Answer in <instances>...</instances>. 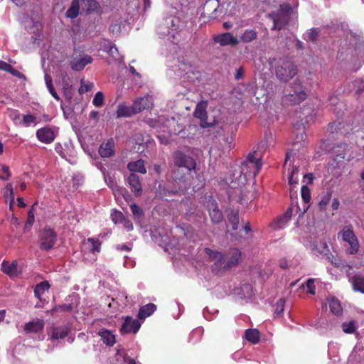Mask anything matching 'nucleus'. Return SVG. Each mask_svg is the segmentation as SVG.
Instances as JSON below:
<instances>
[{
    "label": "nucleus",
    "instance_id": "obj_38",
    "mask_svg": "<svg viewBox=\"0 0 364 364\" xmlns=\"http://www.w3.org/2000/svg\"><path fill=\"white\" fill-rule=\"evenodd\" d=\"M45 81H46V87L49 91V92L50 93V95L53 97V98H55L56 100H60V97L58 96V95L57 94V92H55V89H54V87L53 85V82H52V78L50 76H49L48 75H45Z\"/></svg>",
    "mask_w": 364,
    "mask_h": 364
},
{
    "label": "nucleus",
    "instance_id": "obj_14",
    "mask_svg": "<svg viewBox=\"0 0 364 364\" xmlns=\"http://www.w3.org/2000/svg\"><path fill=\"white\" fill-rule=\"evenodd\" d=\"M241 255L242 253L237 248L230 249L225 256L227 260L225 263L226 267L231 269L237 266L241 260Z\"/></svg>",
    "mask_w": 364,
    "mask_h": 364
},
{
    "label": "nucleus",
    "instance_id": "obj_55",
    "mask_svg": "<svg viewBox=\"0 0 364 364\" xmlns=\"http://www.w3.org/2000/svg\"><path fill=\"white\" fill-rule=\"evenodd\" d=\"M307 288V292L314 295L316 294V287L313 279H309L306 284Z\"/></svg>",
    "mask_w": 364,
    "mask_h": 364
},
{
    "label": "nucleus",
    "instance_id": "obj_62",
    "mask_svg": "<svg viewBox=\"0 0 364 364\" xmlns=\"http://www.w3.org/2000/svg\"><path fill=\"white\" fill-rule=\"evenodd\" d=\"M91 89V85H81L80 87L78 90V92L80 95L88 92Z\"/></svg>",
    "mask_w": 364,
    "mask_h": 364
},
{
    "label": "nucleus",
    "instance_id": "obj_13",
    "mask_svg": "<svg viewBox=\"0 0 364 364\" xmlns=\"http://www.w3.org/2000/svg\"><path fill=\"white\" fill-rule=\"evenodd\" d=\"M127 181L134 196L136 197L141 196L142 193V186L139 176L136 173H131L127 177Z\"/></svg>",
    "mask_w": 364,
    "mask_h": 364
},
{
    "label": "nucleus",
    "instance_id": "obj_25",
    "mask_svg": "<svg viewBox=\"0 0 364 364\" xmlns=\"http://www.w3.org/2000/svg\"><path fill=\"white\" fill-rule=\"evenodd\" d=\"M156 310V306L152 303L142 306L139 310L138 318L140 319H144L146 317L150 316Z\"/></svg>",
    "mask_w": 364,
    "mask_h": 364
},
{
    "label": "nucleus",
    "instance_id": "obj_47",
    "mask_svg": "<svg viewBox=\"0 0 364 364\" xmlns=\"http://www.w3.org/2000/svg\"><path fill=\"white\" fill-rule=\"evenodd\" d=\"M204 252L209 256L210 259L213 261L216 260L221 255H223L222 252L218 251H214L208 247H205Z\"/></svg>",
    "mask_w": 364,
    "mask_h": 364
},
{
    "label": "nucleus",
    "instance_id": "obj_58",
    "mask_svg": "<svg viewBox=\"0 0 364 364\" xmlns=\"http://www.w3.org/2000/svg\"><path fill=\"white\" fill-rule=\"evenodd\" d=\"M121 223L123 225L124 228H126L128 231H131L133 230V224L129 219H127L124 217L123 219L122 220Z\"/></svg>",
    "mask_w": 364,
    "mask_h": 364
},
{
    "label": "nucleus",
    "instance_id": "obj_26",
    "mask_svg": "<svg viewBox=\"0 0 364 364\" xmlns=\"http://www.w3.org/2000/svg\"><path fill=\"white\" fill-rule=\"evenodd\" d=\"M245 338L252 344H257L260 341V333L256 328H249L245 331Z\"/></svg>",
    "mask_w": 364,
    "mask_h": 364
},
{
    "label": "nucleus",
    "instance_id": "obj_18",
    "mask_svg": "<svg viewBox=\"0 0 364 364\" xmlns=\"http://www.w3.org/2000/svg\"><path fill=\"white\" fill-rule=\"evenodd\" d=\"M92 58L91 56L86 55L80 58H75L70 63L71 68L75 71H81L84 68L92 63Z\"/></svg>",
    "mask_w": 364,
    "mask_h": 364
},
{
    "label": "nucleus",
    "instance_id": "obj_2",
    "mask_svg": "<svg viewBox=\"0 0 364 364\" xmlns=\"http://www.w3.org/2000/svg\"><path fill=\"white\" fill-rule=\"evenodd\" d=\"M291 90L282 97L284 105H296L307 98V93L299 80H296L291 85Z\"/></svg>",
    "mask_w": 364,
    "mask_h": 364
},
{
    "label": "nucleus",
    "instance_id": "obj_22",
    "mask_svg": "<svg viewBox=\"0 0 364 364\" xmlns=\"http://www.w3.org/2000/svg\"><path fill=\"white\" fill-rule=\"evenodd\" d=\"M127 168L132 172H136L145 174L146 173V168L144 166V161L142 159H139L136 161H131L127 164Z\"/></svg>",
    "mask_w": 364,
    "mask_h": 364
},
{
    "label": "nucleus",
    "instance_id": "obj_46",
    "mask_svg": "<svg viewBox=\"0 0 364 364\" xmlns=\"http://www.w3.org/2000/svg\"><path fill=\"white\" fill-rule=\"evenodd\" d=\"M36 117L33 114H26L23 116L22 124L25 127H29L32 123H35Z\"/></svg>",
    "mask_w": 364,
    "mask_h": 364
},
{
    "label": "nucleus",
    "instance_id": "obj_59",
    "mask_svg": "<svg viewBox=\"0 0 364 364\" xmlns=\"http://www.w3.org/2000/svg\"><path fill=\"white\" fill-rule=\"evenodd\" d=\"M11 66L12 65L9 63L3 60H0V70L9 72V70L11 68Z\"/></svg>",
    "mask_w": 364,
    "mask_h": 364
},
{
    "label": "nucleus",
    "instance_id": "obj_52",
    "mask_svg": "<svg viewBox=\"0 0 364 364\" xmlns=\"http://www.w3.org/2000/svg\"><path fill=\"white\" fill-rule=\"evenodd\" d=\"M88 242L92 243V252H99L100 251V247H101V242L97 239L95 238H88L87 239Z\"/></svg>",
    "mask_w": 364,
    "mask_h": 364
},
{
    "label": "nucleus",
    "instance_id": "obj_1",
    "mask_svg": "<svg viewBox=\"0 0 364 364\" xmlns=\"http://www.w3.org/2000/svg\"><path fill=\"white\" fill-rule=\"evenodd\" d=\"M291 7L288 4H281L279 7L268 14L273 21L272 30L280 31L285 28L291 18Z\"/></svg>",
    "mask_w": 364,
    "mask_h": 364
},
{
    "label": "nucleus",
    "instance_id": "obj_40",
    "mask_svg": "<svg viewBox=\"0 0 364 364\" xmlns=\"http://www.w3.org/2000/svg\"><path fill=\"white\" fill-rule=\"evenodd\" d=\"M285 299L280 298L275 304L274 314L280 317L282 316L284 310Z\"/></svg>",
    "mask_w": 364,
    "mask_h": 364
},
{
    "label": "nucleus",
    "instance_id": "obj_28",
    "mask_svg": "<svg viewBox=\"0 0 364 364\" xmlns=\"http://www.w3.org/2000/svg\"><path fill=\"white\" fill-rule=\"evenodd\" d=\"M102 50L107 52L108 55L114 60H118L120 59V54L119 53L118 48L112 43L109 42L107 44H105L103 46Z\"/></svg>",
    "mask_w": 364,
    "mask_h": 364
},
{
    "label": "nucleus",
    "instance_id": "obj_11",
    "mask_svg": "<svg viewBox=\"0 0 364 364\" xmlns=\"http://www.w3.org/2000/svg\"><path fill=\"white\" fill-rule=\"evenodd\" d=\"M326 259L335 267L341 268L342 271H345L347 274H349L350 270L353 268L351 265L346 264V262L337 255H334L331 252L326 254Z\"/></svg>",
    "mask_w": 364,
    "mask_h": 364
},
{
    "label": "nucleus",
    "instance_id": "obj_21",
    "mask_svg": "<svg viewBox=\"0 0 364 364\" xmlns=\"http://www.w3.org/2000/svg\"><path fill=\"white\" fill-rule=\"evenodd\" d=\"M348 281L351 284L354 291L364 294V277L360 274H355L349 277Z\"/></svg>",
    "mask_w": 364,
    "mask_h": 364
},
{
    "label": "nucleus",
    "instance_id": "obj_45",
    "mask_svg": "<svg viewBox=\"0 0 364 364\" xmlns=\"http://www.w3.org/2000/svg\"><path fill=\"white\" fill-rule=\"evenodd\" d=\"M318 33H319V32H318V28H311L306 33V39L307 41H309L311 42H316L318 38Z\"/></svg>",
    "mask_w": 364,
    "mask_h": 364
},
{
    "label": "nucleus",
    "instance_id": "obj_27",
    "mask_svg": "<svg viewBox=\"0 0 364 364\" xmlns=\"http://www.w3.org/2000/svg\"><path fill=\"white\" fill-rule=\"evenodd\" d=\"M301 195L302 200H303L304 203H305V205L304 206L303 212L299 214V217H300L301 215H304V213L306 212V210H308V208L309 207V205L307 204L311 200V192H310V189L309 188V187L307 186H306V185L302 186L301 189Z\"/></svg>",
    "mask_w": 364,
    "mask_h": 364
},
{
    "label": "nucleus",
    "instance_id": "obj_44",
    "mask_svg": "<svg viewBox=\"0 0 364 364\" xmlns=\"http://www.w3.org/2000/svg\"><path fill=\"white\" fill-rule=\"evenodd\" d=\"M105 96L102 92H97L92 100V103L96 107H102L104 104Z\"/></svg>",
    "mask_w": 364,
    "mask_h": 364
},
{
    "label": "nucleus",
    "instance_id": "obj_23",
    "mask_svg": "<svg viewBox=\"0 0 364 364\" xmlns=\"http://www.w3.org/2000/svg\"><path fill=\"white\" fill-rule=\"evenodd\" d=\"M134 109L133 105L132 106H127L124 104H119L117 108V117H129L133 114H136Z\"/></svg>",
    "mask_w": 364,
    "mask_h": 364
},
{
    "label": "nucleus",
    "instance_id": "obj_36",
    "mask_svg": "<svg viewBox=\"0 0 364 364\" xmlns=\"http://www.w3.org/2000/svg\"><path fill=\"white\" fill-rule=\"evenodd\" d=\"M228 220L229 223L232 225V230H236L238 229L239 225V213L237 211L231 210L228 213Z\"/></svg>",
    "mask_w": 364,
    "mask_h": 364
},
{
    "label": "nucleus",
    "instance_id": "obj_53",
    "mask_svg": "<svg viewBox=\"0 0 364 364\" xmlns=\"http://www.w3.org/2000/svg\"><path fill=\"white\" fill-rule=\"evenodd\" d=\"M317 251L320 255H323L325 257L326 253L331 252L326 242H321L320 246L317 248Z\"/></svg>",
    "mask_w": 364,
    "mask_h": 364
},
{
    "label": "nucleus",
    "instance_id": "obj_41",
    "mask_svg": "<svg viewBox=\"0 0 364 364\" xmlns=\"http://www.w3.org/2000/svg\"><path fill=\"white\" fill-rule=\"evenodd\" d=\"M342 329L346 333H353L356 330L355 322L350 321L349 322L343 323Z\"/></svg>",
    "mask_w": 364,
    "mask_h": 364
},
{
    "label": "nucleus",
    "instance_id": "obj_56",
    "mask_svg": "<svg viewBox=\"0 0 364 364\" xmlns=\"http://www.w3.org/2000/svg\"><path fill=\"white\" fill-rule=\"evenodd\" d=\"M175 192L173 191H168L164 187H163L161 185H159V190H158V194L162 198L167 196H171L174 194Z\"/></svg>",
    "mask_w": 364,
    "mask_h": 364
},
{
    "label": "nucleus",
    "instance_id": "obj_42",
    "mask_svg": "<svg viewBox=\"0 0 364 364\" xmlns=\"http://www.w3.org/2000/svg\"><path fill=\"white\" fill-rule=\"evenodd\" d=\"M73 309V306L71 304H63L54 306L51 311L52 312L55 311H66L71 312Z\"/></svg>",
    "mask_w": 364,
    "mask_h": 364
},
{
    "label": "nucleus",
    "instance_id": "obj_49",
    "mask_svg": "<svg viewBox=\"0 0 364 364\" xmlns=\"http://www.w3.org/2000/svg\"><path fill=\"white\" fill-rule=\"evenodd\" d=\"M1 168L3 174L0 175V180L8 181L11 177V172L9 166L6 165H1Z\"/></svg>",
    "mask_w": 364,
    "mask_h": 364
},
{
    "label": "nucleus",
    "instance_id": "obj_24",
    "mask_svg": "<svg viewBox=\"0 0 364 364\" xmlns=\"http://www.w3.org/2000/svg\"><path fill=\"white\" fill-rule=\"evenodd\" d=\"M212 209L209 208V215L213 223H218L222 221L223 218V213L218 209L215 200L211 202Z\"/></svg>",
    "mask_w": 364,
    "mask_h": 364
},
{
    "label": "nucleus",
    "instance_id": "obj_43",
    "mask_svg": "<svg viewBox=\"0 0 364 364\" xmlns=\"http://www.w3.org/2000/svg\"><path fill=\"white\" fill-rule=\"evenodd\" d=\"M331 198V193H327L326 195L322 196L321 200L318 203V207L320 210H325L327 205L329 203Z\"/></svg>",
    "mask_w": 364,
    "mask_h": 364
},
{
    "label": "nucleus",
    "instance_id": "obj_20",
    "mask_svg": "<svg viewBox=\"0 0 364 364\" xmlns=\"http://www.w3.org/2000/svg\"><path fill=\"white\" fill-rule=\"evenodd\" d=\"M99 154L103 158H107L114 154V143L112 139L102 143L99 148Z\"/></svg>",
    "mask_w": 364,
    "mask_h": 364
},
{
    "label": "nucleus",
    "instance_id": "obj_16",
    "mask_svg": "<svg viewBox=\"0 0 364 364\" xmlns=\"http://www.w3.org/2000/svg\"><path fill=\"white\" fill-rule=\"evenodd\" d=\"M252 165L250 164H247V166H245V161H242L241 163V166H240V172H241V183H245V182L247 181V176L250 175V174H253L255 176H257L259 172L260 171V169L262 167H259L258 166V167H257V168H252Z\"/></svg>",
    "mask_w": 364,
    "mask_h": 364
},
{
    "label": "nucleus",
    "instance_id": "obj_37",
    "mask_svg": "<svg viewBox=\"0 0 364 364\" xmlns=\"http://www.w3.org/2000/svg\"><path fill=\"white\" fill-rule=\"evenodd\" d=\"M227 260L225 256L223 254L221 255L215 261L214 264L212 267L213 272H218L222 269H229L230 268L226 267L225 263Z\"/></svg>",
    "mask_w": 364,
    "mask_h": 364
},
{
    "label": "nucleus",
    "instance_id": "obj_60",
    "mask_svg": "<svg viewBox=\"0 0 364 364\" xmlns=\"http://www.w3.org/2000/svg\"><path fill=\"white\" fill-rule=\"evenodd\" d=\"M8 73H11L13 76L17 77L18 78H21V77H24V75L21 72L18 71L17 70L14 68L12 66Z\"/></svg>",
    "mask_w": 364,
    "mask_h": 364
},
{
    "label": "nucleus",
    "instance_id": "obj_8",
    "mask_svg": "<svg viewBox=\"0 0 364 364\" xmlns=\"http://www.w3.org/2000/svg\"><path fill=\"white\" fill-rule=\"evenodd\" d=\"M215 43L220 44L221 46H235L239 43V40L235 37L232 33L226 32L213 37Z\"/></svg>",
    "mask_w": 364,
    "mask_h": 364
},
{
    "label": "nucleus",
    "instance_id": "obj_54",
    "mask_svg": "<svg viewBox=\"0 0 364 364\" xmlns=\"http://www.w3.org/2000/svg\"><path fill=\"white\" fill-rule=\"evenodd\" d=\"M124 217V216L122 214V213L120 212V211H117V210H115L114 213H112L111 214L112 220L115 223H122V220L123 219Z\"/></svg>",
    "mask_w": 364,
    "mask_h": 364
},
{
    "label": "nucleus",
    "instance_id": "obj_12",
    "mask_svg": "<svg viewBox=\"0 0 364 364\" xmlns=\"http://www.w3.org/2000/svg\"><path fill=\"white\" fill-rule=\"evenodd\" d=\"M132 105L135 112L137 114L144 109L152 107L154 102L151 96L146 95L136 99Z\"/></svg>",
    "mask_w": 364,
    "mask_h": 364
},
{
    "label": "nucleus",
    "instance_id": "obj_48",
    "mask_svg": "<svg viewBox=\"0 0 364 364\" xmlns=\"http://www.w3.org/2000/svg\"><path fill=\"white\" fill-rule=\"evenodd\" d=\"M130 209L134 217L139 218L144 215L143 210L136 203L132 204L130 205Z\"/></svg>",
    "mask_w": 364,
    "mask_h": 364
},
{
    "label": "nucleus",
    "instance_id": "obj_35",
    "mask_svg": "<svg viewBox=\"0 0 364 364\" xmlns=\"http://www.w3.org/2000/svg\"><path fill=\"white\" fill-rule=\"evenodd\" d=\"M80 5L78 0H73L70 7L67 10L65 16L68 18H75L78 16Z\"/></svg>",
    "mask_w": 364,
    "mask_h": 364
},
{
    "label": "nucleus",
    "instance_id": "obj_31",
    "mask_svg": "<svg viewBox=\"0 0 364 364\" xmlns=\"http://www.w3.org/2000/svg\"><path fill=\"white\" fill-rule=\"evenodd\" d=\"M255 154H256V151H254V152H251V153H249L246 157V159L244 160L243 161H245V166H247V164H250L252 165V168H257V167H258V166L259 167H262V162H261V158H257L255 156Z\"/></svg>",
    "mask_w": 364,
    "mask_h": 364
},
{
    "label": "nucleus",
    "instance_id": "obj_33",
    "mask_svg": "<svg viewBox=\"0 0 364 364\" xmlns=\"http://www.w3.org/2000/svg\"><path fill=\"white\" fill-rule=\"evenodd\" d=\"M257 38V32L253 29H246L240 36L243 43H250Z\"/></svg>",
    "mask_w": 364,
    "mask_h": 364
},
{
    "label": "nucleus",
    "instance_id": "obj_9",
    "mask_svg": "<svg viewBox=\"0 0 364 364\" xmlns=\"http://www.w3.org/2000/svg\"><path fill=\"white\" fill-rule=\"evenodd\" d=\"M141 327V323L137 319H133L131 316H127L124 318L122 327L120 328V333L122 334L134 333H136L139 331Z\"/></svg>",
    "mask_w": 364,
    "mask_h": 364
},
{
    "label": "nucleus",
    "instance_id": "obj_15",
    "mask_svg": "<svg viewBox=\"0 0 364 364\" xmlns=\"http://www.w3.org/2000/svg\"><path fill=\"white\" fill-rule=\"evenodd\" d=\"M69 332L70 328L65 326H51L48 332V335L52 341H54L65 338Z\"/></svg>",
    "mask_w": 364,
    "mask_h": 364
},
{
    "label": "nucleus",
    "instance_id": "obj_50",
    "mask_svg": "<svg viewBox=\"0 0 364 364\" xmlns=\"http://www.w3.org/2000/svg\"><path fill=\"white\" fill-rule=\"evenodd\" d=\"M34 220H35V216H34L33 209L31 208L28 213L27 220L25 223V228H31L33 225Z\"/></svg>",
    "mask_w": 364,
    "mask_h": 364
},
{
    "label": "nucleus",
    "instance_id": "obj_17",
    "mask_svg": "<svg viewBox=\"0 0 364 364\" xmlns=\"http://www.w3.org/2000/svg\"><path fill=\"white\" fill-rule=\"evenodd\" d=\"M44 326L43 319H36L25 323L23 330L26 333H38L43 329Z\"/></svg>",
    "mask_w": 364,
    "mask_h": 364
},
{
    "label": "nucleus",
    "instance_id": "obj_5",
    "mask_svg": "<svg viewBox=\"0 0 364 364\" xmlns=\"http://www.w3.org/2000/svg\"><path fill=\"white\" fill-rule=\"evenodd\" d=\"M173 158L174 166L183 168L186 173H191L192 171L196 169V162L195 159L181 151H175Z\"/></svg>",
    "mask_w": 364,
    "mask_h": 364
},
{
    "label": "nucleus",
    "instance_id": "obj_51",
    "mask_svg": "<svg viewBox=\"0 0 364 364\" xmlns=\"http://www.w3.org/2000/svg\"><path fill=\"white\" fill-rule=\"evenodd\" d=\"M291 215L292 209L289 208L287 210L285 213L278 219V221L281 222L282 224L286 223L290 220Z\"/></svg>",
    "mask_w": 364,
    "mask_h": 364
},
{
    "label": "nucleus",
    "instance_id": "obj_19",
    "mask_svg": "<svg viewBox=\"0 0 364 364\" xmlns=\"http://www.w3.org/2000/svg\"><path fill=\"white\" fill-rule=\"evenodd\" d=\"M1 271L9 276L10 277H18V264L16 261L9 262L8 261H3L1 263Z\"/></svg>",
    "mask_w": 364,
    "mask_h": 364
},
{
    "label": "nucleus",
    "instance_id": "obj_3",
    "mask_svg": "<svg viewBox=\"0 0 364 364\" xmlns=\"http://www.w3.org/2000/svg\"><path fill=\"white\" fill-rule=\"evenodd\" d=\"M298 72L297 66L289 60H283L275 68V74L277 77L283 82H287L292 79Z\"/></svg>",
    "mask_w": 364,
    "mask_h": 364
},
{
    "label": "nucleus",
    "instance_id": "obj_29",
    "mask_svg": "<svg viewBox=\"0 0 364 364\" xmlns=\"http://www.w3.org/2000/svg\"><path fill=\"white\" fill-rule=\"evenodd\" d=\"M331 311L335 315H339L343 311V308L338 299L335 297H331L328 299Z\"/></svg>",
    "mask_w": 364,
    "mask_h": 364
},
{
    "label": "nucleus",
    "instance_id": "obj_63",
    "mask_svg": "<svg viewBox=\"0 0 364 364\" xmlns=\"http://www.w3.org/2000/svg\"><path fill=\"white\" fill-rule=\"evenodd\" d=\"M117 250L119 251H127L130 252L132 250V247H129L127 245H117L116 247Z\"/></svg>",
    "mask_w": 364,
    "mask_h": 364
},
{
    "label": "nucleus",
    "instance_id": "obj_32",
    "mask_svg": "<svg viewBox=\"0 0 364 364\" xmlns=\"http://www.w3.org/2000/svg\"><path fill=\"white\" fill-rule=\"evenodd\" d=\"M50 284L48 281H43L38 283L34 289L35 296L37 299H41V296L43 294L45 291L48 290L50 289Z\"/></svg>",
    "mask_w": 364,
    "mask_h": 364
},
{
    "label": "nucleus",
    "instance_id": "obj_4",
    "mask_svg": "<svg viewBox=\"0 0 364 364\" xmlns=\"http://www.w3.org/2000/svg\"><path fill=\"white\" fill-rule=\"evenodd\" d=\"M57 241V233L51 228H43L38 233L39 248L42 251H49L53 248Z\"/></svg>",
    "mask_w": 364,
    "mask_h": 364
},
{
    "label": "nucleus",
    "instance_id": "obj_7",
    "mask_svg": "<svg viewBox=\"0 0 364 364\" xmlns=\"http://www.w3.org/2000/svg\"><path fill=\"white\" fill-rule=\"evenodd\" d=\"M343 241L349 245V247L346 250V252L350 255H355L359 250V242L355 236L353 226L351 225L346 226L340 233Z\"/></svg>",
    "mask_w": 364,
    "mask_h": 364
},
{
    "label": "nucleus",
    "instance_id": "obj_61",
    "mask_svg": "<svg viewBox=\"0 0 364 364\" xmlns=\"http://www.w3.org/2000/svg\"><path fill=\"white\" fill-rule=\"evenodd\" d=\"M244 70L242 68H238L237 70H236V73L235 75V78L236 80H240L242 78H243L244 77Z\"/></svg>",
    "mask_w": 364,
    "mask_h": 364
},
{
    "label": "nucleus",
    "instance_id": "obj_64",
    "mask_svg": "<svg viewBox=\"0 0 364 364\" xmlns=\"http://www.w3.org/2000/svg\"><path fill=\"white\" fill-rule=\"evenodd\" d=\"M279 267L283 269H287L288 268V262L285 258L279 260Z\"/></svg>",
    "mask_w": 364,
    "mask_h": 364
},
{
    "label": "nucleus",
    "instance_id": "obj_39",
    "mask_svg": "<svg viewBox=\"0 0 364 364\" xmlns=\"http://www.w3.org/2000/svg\"><path fill=\"white\" fill-rule=\"evenodd\" d=\"M245 183H242L241 189L238 190L239 195L237 201L241 204L247 203L250 199V198L248 197L250 191H248L246 188H243L242 186Z\"/></svg>",
    "mask_w": 364,
    "mask_h": 364
},
{
    "label": "nucleus",
    "instance_id": "obj_30",
    "mask_svg": "<svg viewBox=\"0 0 364 364\" xmlns=\"http://www.w3.org/2000/svg\"><path fill=\"white\" fill-rule=\"evenodd\" d=\"M99 335L107 346H112L115 343V336L109 331L103 329L99 332Z\"/></svg>",
    "mask_w": 364,
    "mask_h": 364
},
{
    "label": "nucleus",
    "instance_id": "obj_57",
    "mask_svg": "<svg viewBox=\"0 0 364 364\" xmlns=\"http://www.w3.org/2000/svg\"><path fill=\"white\" fill-rule=\"evenodd\" d=\"M298 172H299L298 168H295L291 171V173L290 176L289 177V184H291V185L297 184L298 178L297 177L295 178L294 176H295V174H298Z\"/></svg>",
    "mask_w": 364,
    "mask_h": 364
},
{
    "label": "nucleus",
    "instance_id": "obj_10",
    "mask_svg": "<svg viewBox=\"0 0 364 364\" xmlns=\"http://www.w3.org/2000/svg\"><path fill=\"white\" fill-rule=\"evenodd\" d=\"M55 136L54 131L48 126L40 128L36 131L37 139L40 141L46 144H49L54 141Z\"/></svg>",
    "mask_w": 364,
    "mask_h": 364
},
{
    "label": "nucleus",
    "instance_id": "obj_34",
    "mask_svg": "<svg viewBox=\"0 0 364 364\" xmlns=\"http://www.w3.org/2000/svg\"><path fill=\"white\" fill-rule=\"evenodd\" d=\"M191 173H186L183 168L175 167L172 171V176L175 181H185Z\"/></svg>",
    "mask_w": 364,
    "mask_h": 364
},
{
    "label": "nucleus",
    "instance_id": "obj_6",
    "mask_svg": "<svg viewBox=\"0 0 364 364\" xmlns=\"http://www.w3.org/2000/svg\"><path fill=\"white\" fill-rule=\"evenodd\" d=\"M207 107L208 101L202 100L196 105L193 112V117L200 120V126L202 128L212 127L217 123L215 119L208 121Z\"/></svg>",
    "mask_w": 364,
    "mask_h": 364
}]
</instances>
